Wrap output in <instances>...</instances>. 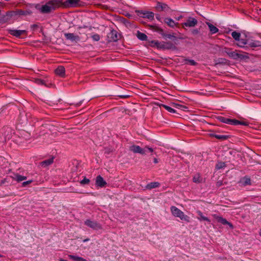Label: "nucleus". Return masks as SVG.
Segmentation results:
<instances>
[{
	"label": "nucleus",
	"mask_w": 261,
	"mask_h": 261,
	"mask_svg": "<svg viewBox=\"0 0 261 261\" xmlns=\"http://www.w3.org/2000/svg\"><path fill=\"white\" fill-rule=\"evenodd\" d=\"M60 8V0H49L38 8V10L42 14H49Z\"/></svg>",
	"instance_id": "nucleus-1"
},
{
	"label": "nucleus",
	"mask_w": 261,
	"mask_h": 261,
	"mask_svg": "<svg viewBox=\"0 0 261 261\" xmlns=\"http://www.w3.org/2000/svg\"><path fill=\"white\" fill-rule=\"evenodd\" d=\"M170 211L173 216L180 218L181 220L186 222H190V218L187 215H185L183 212L175 206L170 207Z\"/></svg>",
	"instance_id": "nucleus-2"
},
{
	"label": "nucleus",
	"mask_w": 261,
	"mask_h": 261,
	"mask_svg": "<svg viewBox=\"0 0 261 261\" xmlns=\"http://www.w3.org/2000/svg\"><path fill=\"white\" fill-rule=\"evenodd\" d=\"M129 150L135 153H140L142 155H145L147 152H152L153 151V148L146 146L144 148H142L138 145H132L130 146Z\"/></svg>",
	"instance_id": "nucleus-3"
},
{
	"label": "nucleus",
	"mask_w": 261,
	"mask_h": 261,
	"mask_svg": "<svg viewBox=\"0 0 261 261\" xmlns=\"http://www.w3.org/2000/svg\"><path fill=\"white\" fill-rule=\"evenodd\" d=\"M62 8L76 7L81 6L80 0H60Z\"/></svg>",
	"instance_id": "nucleus-4"
},
{
	"label": "nucleus",
	"mask_w": 261,
	"mask_h": 261,
	"mask_svg": "<svg viewBox=\"0 0 261 261\" xmlns=\"http://www.w3.org/2000/svg\"><path fill=\"white\" fill-rule=\"evenodd\" d=\"M224 52L226 53L230 58L234 60L243 59L246 57L245 55L240 54L237 52V50L232 51L230 48H225Z\"/></svg>",
	"instance_id": "nucleus-5"
},
{
	"label": "nucleus",
	"mask_w": 261,
	"mask_h": 261,
	"mask_svg": "<svg viewBox=\"0 0 261 261\" xmlns=\"http://www.w3.org/2000/svg\"><path fill=\"white\" fill-rule=\"evenodd\" d=\"M85 224L87 226L94 230H99L102 229L101 225L97 223L96 221H92L90 219H87L85 221Z\"/></svg>",
	"instance_id": "nucleus-6"
},
{
	"label": "nucleus",
	"mask_w": 261,
	"mask_h": 261,
	"mask_svg": "<svg viewBox=\"0 0 261 261\" xmlns=\"http://www.w3.org/2000/svg\"><path fill=\"white\" fill-rule=\"evenodd\" d=\"M138 14L141 17L147 18L150 20H153L154 15L153 12L145 10L138 11Z\"/></svg>",
	"instance_id": "nucleus-7"
},
{
	"label": "nucleus",
	"mask_w": 261,
	"mask_h": 261,
	"mask_svg": "<svg viewBox=\"0 0 261 261\" xmlns=\"http://www.w3.org/2000/svg\"><path fill=\"white\" fill-rule=\"evenodd\" d=\"M198 21L196 19L189 17L187 18L186 22L182 23L181 25L182 28L186 27H194L197 25Z\"/></svg>",
	"instance_id": "nucleus-8"
},
{
	"label": "nucleus",
	"mask_w": 261,
	"mask_h": 261,
	"mask_svg": "<svg viewBox=\"0 0 261 261\" xmlns=\"http://www.w3.org/2000/svg\"><path fill=\"white\" fill-rule=\"evenodd\" d=\"M109 41L116 42L119 39V35L115 30H112L108 35Z\"/></svg>",
	"instance_id": "nucleus-9"
},
{
	"label": "nucleus",
	"mask_w": 261,
	"mask_h": 261,
	"mask_svg": "<svg viewBox=\"0 0 261 261\" xmlns=\"http://www.w3.org/2000/svg\"><path fill=\"white\" fill-rule=\"evenodd\" d=\"M259 46H261V42L259 41L248 39L246 48H252V49H254L255 47Z\"/></svg>",
	"instance_id": "nucleus-10"
},
{
	"label": "nucleus",
	"mask_w": 261,
	"mask_h": 261,
	"mask_svg": "<svg viewBox=\"0 0 261 261\" xmlns=\"http://www.w3.org/2000/svg\"><path fill=\"white\" fill-rule=\"evenodd\" d=\"M64 36L66 39L69 40L71 41H79L80 40V37L79 35H75L73 33H65Z\"/></svg>",
	"instance_id": "nucleus-11"
},
{
	"label": "nucleus",
	"mask_w": 261,
	"mask_h": 261,
	"mask_svg": "<svg viewBox=\"0 0 261 261\" xmlns=\"http://www.w3.org/2000/svg\"><path fill=\"white\" fill-rule=\"evenodd\" d=\"M155 8L159 11H168L170 9L167 4L161 2L157 3Z\"/></svg>",
	"instance_id": "nucleus-12"
},
{
	"label": "nucleus",
	"mask_w": 261,
	"mask_h": 261,
	"mask_svg": "<svg viewBox=\"0 0 261 261\" xmlns=\"http://www.w3.org/2000/svg\"><path fill=\"white\" fill-rule=\"evenodd\" d=\"M56 75L61 77H65V69L62 66H58L55 70Z\"/></svg>",
	"instance_id": "nucleus-13"
},
{
	"label": "nucleus",
	"mask_w": 261,
	"mask_h": 261,
	"mask_svg": "<svg viewBox=\"0 0 261 261\" xmlns=\"http://www.w3.org/2000/svg\"><path fill=\"white\" fill-rule=\"evenodd\" d=\"M217 119L221 122L233 125L234 119H230L223 116H218Z\"/></svg>",
	"instance_id": "nucleus-14"
},
{
	"label": "nucleus",
	"mask_w": 261,
	"mask_h": 261,
	"mask_svg": "<svg viewBox=\"0 0 261 261\" xmlns=\"http://www.w3.org/2000/svg\"><path fill=\"white\" fill-rule=\"evenodd\" d=\"M95 185L97 187H104L107 185V182L101 176L98 175L96 178Z\"/></svg>",
	"instance_id": "nucleus-15"
},
{
	"label": "nucleus",
	"mask_w": 261,
	"mask_h": 261,
	"mask_svg": "<svg viewBox=\"0 0 261 261\" xmlns=\"http://www.w3.org/2000/svg\"><path fill=\"white\" fill-rule=\"evenodd\" d=\"M9 33L11 35L16 37H20L21 35L26 33L25 30H10Z\"/></svg>",
	"instance_id": "nucleus-16"
},
{
	"label": "nucleus",
	"mask_w": 261,
	"mask_h": 261,
	"mask_svg": "<svg viewBox=\"0 0 261 261\" xmlns=\"http://www.w3.org/2000/svg\"><path fill=\"white\" fill-rule=\"evenodd\" d=\"M164 22L169 27L172 28L178 25V23H176L172 19L168 17L165 18Z\"/></svg>",
	"instance_id": "nucleus-17"
},
{
	"label": "nucleus",
	"mask_w": 261,
	"mask_h": 261,
	"mask_svg": "<svg viewBox=\"0 0 261 261\" xmlns=\"http://www.w3.org/2000/svg\"><path fill=\"white\" fill-rule=\"evenodd\" d=\"M198 217L197 218L200 221H205L208 222H211V220L206 217L204 216L202 213L200 211H197L196 212Z\"/></svg>",
	"instance_id": "nucleus-18"
},
{
	"label": "nucleus",
	"mask_w": 261,
	"mask_h": 261,
	"mask_svg": "<svg viewBox=\"0 0 261 261\" xmlns=\"http://www.w3.org/2000/svg\"><path fill=\"white\" fill-rule=\"evenodd\" d=\"M216 219L218 222L221 223L223 225L227 224L229 226V227L230 228H233L232 224L231 223H230V222H228L225 219H224L221 217H217L216 218Z\"/></svg>",
	"instance_id": "nucleus-19"
},
{
	"label": "nucleus",
	"mask_w": 261,
	"mask_h": 261,
	"mask_svg": "<svg viewBox=\"0 0 261 261\" xmlns=\"http://www.w3.org/2000/svg\"><path fill=\"white\" fill-rule=\"evenodd\" d=\"M54 158L51 157L47 160H45L40 163V165L43 167H46L50 164H51L54 162Z\"/></svg>",
	"instance_id": "nucleus-20"
},
{
	"label": "nucleus",
	"mask_w": 261,
	"mask_h": 261,
	"mask_svg": "<svg viewBox=\"0 0 261 261\" xmlns=\"http://www.w3.org/2000/svg\"><path fill=\"white\" fill-rule=\"evenodd\" d=\"M240 184L242 186H246L247 185H251V179L250 178L248 177H244L242 178L240 181Z\"/></svg>",
	"instance_id": "nucleus-21"
},
{
	"label": "nucleus",
	"mask_w": 261,
	"mask_h": 261,
	"mask_svg": "<svg viewBox=\"0 0 261 261\" xmlns=\"http://www.w3.org/2000/svg\"><path fill=\"white\" fill-rule=\"evenodd\" d=\"M238 41V43H237V45L240 47H243L246 48V45H247L248 42V39L246 40L245 39H241Z\"/></svg>",
	"instance_id": "nucleus-22"
},
{
	"label": "nucleus",
	"mask_w": 261,
	"mask_h": 261,
	"mask_svg": "<svg viewBox=\"0 0 261 261\" xmlns=\"http://www.w3.org/2000/svg\"><path fill=\"white\" fill-rule=\"evenodd\" d=\"M13 178L17 182H20L22 180H25L27 179V177L19 175L18 174H14Z\"/></svg>",
	"instance_id": "nucleus-23"
},
{
	"label": "nucleus",
	"mask_w": 261,
	"mask_h": 261,
	"mask_svg": "<svg viewBox=\"0 0 261 261\" xmlns=\"http://www.w3.org/2000/svg\"><path fill=\"white\" fill-rule=\"evenodd\" d=\"M206 24L208 25L210 31L212 34H215L219 31V29L211 23L207 22Z\"/></svg>",
	"instance_id": "nucleus-24"
},
{
	"label": "nucleus",
	"mask_w": 261,
	"mask_h": 261,
	"mask_svg": "<svg viewBox=\"0 0 261 261\" xmlns=\"http://www.w3.org/2000/svg\"><path fill=\"white\" fill-rule=\"evenodd\" d=\"M68 257L70 259H72L74 261H88L86 259H85L82 257H80L78 256L73 255H71V254L68 255Z\"/></svg>",
	"instance_id": "nucleus-25"
},
{
	"label": "nucleus",
	"mask_w": 261,
	"mask_h": 261,
	"mask_svg": "<svg viewBox=\"0 0 261 261\" xmlns=\"http://www.w3.org/2000/svg\"><path fill=\"white\" fill-rule=\"evenodd\" d=\"M202 178L199 173L196 174L193 178V181L195 183H201L202 182Z\"/></svg>",
	"instance_id": "nucleus-26"
},
{
	"label": "nucleus",
	"mask_w": 261,
	"mask_h": 261,
	"mask_svg": "<svg viewBox=\"0 0 261 261\" xmlns=\"http://www.w3.org/2000/svg\"><path fill=\"white\" fill-rule=\"evenodd\" d=\"M159 186L160 184L158 182H151L146 185V188L150 190L153 188L159 187Z\"/></svg>",
	"instance_id": "nucleus-27"
},
{
	"label": "nucleus",
	"mask_w": 261,
	"mask_h": 261,
	"mask_svg": "<svg viewBox=\"0 0 261 261\" xmlns=\"http://www.w3.org/2000/svg\"><path fill=\"white\" fill-rule=\"evenodd\" d=\"M138 38L142 41H146L147 39V36L143 33L138 31L137 34Z\"/></svg>",
	"instance_id": "nucleus-28"
},
{
	"label": "nucleus",
	"mask_w": 261,
	"mask_h": 261,
	"mask_svg": "<svg viewBox=\"0 0 261 261\" xmlns=\"http://www.w3.org/2000/svg\"><path fill=\"white\" fill-rule=\"evenodd\" d=\"M150 27L152 30L159 33V34L162 35V36L163 35V34H164L163 30L157 26L150 25Z\"/></svg>",
	"instance_id": "nucleus-29"
},
{
	"label": "nucleus",
	"mask_w": 261,
	"mask_h": 261,
	"mask_svg": "<svg viewBox=\"0 0 261 261\" xmlns=\"http://www.w3.org/2000/svg\"><path fill=\"white\" fill-rule=\"evenodd\" d=\"M249 123L247 121H241L234 119L233 125H243L244 126L248 125Z\"/></svg>",
	"instance_id": "nucleus-30"
},
{
	"label": "nucleus",
	"mask_w": 261,
	"mask_h": 261,
	"mask_svg": "<svg viewBox=\"0 0 261 261\" xmlns=\"http://www.w3.org/2000/svg\"><path fill=\"white\" fill-rule=\"evenodd\" d=\"M231 36L234 40L238 41L240 39V37L241 36V34L236 31H233L231 33Z\"/></svg>",
	"instance_id": "nucleus-31"
},
{
	"label": "nucleus",
	"mask_w": 261,
	"mask_h": 261,
	"mask_svg": "<svg viewBox=\"0 0 261 261\" xmlns=\"http://www.w3.org/2000/svg\"><path fill=\"white\" fill-rule=\"evenodd\" d=\"M229 137H230L229 135H217V136H215V138L221 141L227 140V139L229 138Z\"/></svg>",
	"instance_id": "nucleus-32"
},
{
	"label": "nucleus",
	"mask_w": 261,
	"mask_h": 261,
	"mask_svg": "<svg viewBox=\"0 0 261 261\" xmlns=\"http://www.w3.org/2000/svg\"><path fill=\"white\" fill-rule=\"evenodd\" d=\"M161 106L162 107L165 108L167 111H168V112H169L170 113H174L176 112L174 109H173V108H172L171 107H170L169 106H166L165 105H162Z\"/></svg>",
	"instance_id": "nucleus-33"
},
{
	"label": "nucleus",
	"mask_w": 261,
	"mask_h": 261,
	"mask_svg": "<svg viewBox=\"0 0 261 261\" xmlns=\"http://www.w3.org/2000/svg\"><path fill=\"white\" fill-rule=\"evenodd\" d=\"M164 47L167 49H171L174 47V45L172 43L168 42L165 43V45H164Z\"/></svg>",
	"instance_id": "nucleus-34"
},
{
	"label": "nucleus",
	"mask_w": 261,
	"mask_h": 261,
	"mask_svg": "<svg viewBox=\"0 0 261 261\" xmlns=\"http://www.w3.org/2000/svg\"><path fill=\"white\" fill-rule=\"evenodd\" d=\"M226 165L225 163L224 162H220L218 163L216 166V168L217 169H220L224 168L225 167Z\"/></svg>",
	"instance_id": "nucleus-35"
},
{
	"label": "nucleus",
	"mask_w": 261,
	"mask_h": 261,
	"mask_svg": "<svg viewBox=\"0 0 261 261\" xmlns=\"http://www.w3.org/2000/svg\"><path fill=\"white\" fill-rule=\"evenodd\" d=\"M162 36L164 38H167L170 39L176 38V37L174 35V34H167L164 33L163 34Z\"/></svg>",
	"instance_id": "nucleus-36"
},
{
	"label": "nucleus",
	"mask_w": 261,
	"mask_h": 261,
	"mask_svg": "<svg viewBox=\"0 0 261 261\" xmlns=\"http://www.w3.org/2000/svg\"><path fill=\"white\" fill-rule=\"evenodd\" d=\"M34 82L38 85H44L45 84L43 80L39 79H34Z\"/></svg>",
	"instance_id": "nucleus-37"
},
{
	"label": "nucleus",
	"mask_w": 261,
	"mask_h": 261,
	"mask_svg": "<svg viewBox=\"0 0 261 261\" xmlns=\"http://www.w3.org/2000/svg\"><path fill=\"white\" fill-rule=\"evenodd\" d=\"M91 38L94 41H98L100 40V36L97 34H93L91 36Z\"/></svg>",
	"instance_id": "nucleus-38"
},
{
	"label": "nucleus",
	"mask_w": 261,
	"mask_h": 261,
	"mask_svg": "<svg viewBox=\"0 0 261 261\" xmlns=\"http://www.w3.org/2000/svg\"><path fill=\"white\" fill-rule=\"evenodd\" d=\"M90 182V180L86 177H84L83 180L80 181L81 185L88 184Z\"/></svg>",
	"instance_id": "nucleus-39"
},
{
	"label": "nucleus",
	"mask_w": 261,
	"mask_h": 261,
	"mask_svg": "<svg viewBox=\"0 0 261 261\" xmlns=\"http://www.w3.org/2000/svg\"><path fill=\"white\" fill-rule=\"evenodd\" d=\"M186 61L191 65L195 66L197 65V63L193 60H186Z\"/></svg>",
	"instance_id": "nucleus-40"
},
{
	"label": "nucleus",
	"mask_w": 261,
	"mask_h": 261,
	"mask_svg": "<svg viewBox=\"0 0 261 261\" xmlns=\"http://www.w3.org/2000/svg\"><path fill=\"white\" fill-rule=\"evenodd\" d=\"M32 180H28V181H24L23 183H22V186L23 187H25L27 185L31 184L32 182Z\"/></svg>",
	"instance_id": "nucleus-41"
},
{
	"label": "nucleus",
	"mask_w": 261,
	"mask_h": 261,
	"mask_svg": "<svg viewBox=\"0 0 261 261\" xmlns=\"http://www.w3.org/2000/svg\"><path fill=\"white\" fill-rule=\"evenodd\" d=\"M18 14L20 15H24L25 14V11L20 10L18 11Z\"/></svg>",
	"instance_id": "nucleus-42"
},
{
	"label": "nucleus",
	"mask_w": 261,
	"mask_h": 261,
	"mask_svg": "<svg viewBox=\"0 0 261 261\" xmlns=\"http://www.w3.org/2000/svg\"><path fill=\"white\" fill-rule=\"evenodd\" d=\"M199 33V31L197 29H195L192 31V33L193 34H197Z\"/></svg>",
	"instance_id": "nucleus-43"
},
{
	"label": "nucleus",
	"mask_w": 261,
	"mask_h": 261,
	"mask_svg": "<svg viewBox=\"0 0 261 261\" xmlns=\"http://www.w3.org/2000/svg\"><path fill=\"white\" fill-rule=\"evenodd\" d=\"M32 28L34 30L37 28H38V25L37 24H33L31 26Z\"/></svg>",
	"instance_id": "nucleus-44"
},
{
	"label": "nucleus",
	"mask_w": 261,
	"mask_h": 261,
	"mask_svg": "<svg viewBox=\"0 0 261 261\" xmlns=\"http://www.w3.org/2000/svg\"><path fill=\"white\" fill-rule=\"evenodd\" d=\"M152 42L154 43V44L157 46H159L160 43L157 41H154Z\"/></svg>",
	"instance_id": "nucleus-45"
},
{
	"label": "nucleus",
	"mask_w": 261,
	"mask_h": 261,
	"mask_svg": "<svg viewBox=\"0 0 261 261\" xmlns=\"http://www.w3.org/2000/svg\"><path fill=\"white\" fill-rule=\"evenodd\" d=\"M119 96H120V97L122 98H126L128 97V95H120Z\"/></svg>",
	"instance_id": "nucleus-46"
},
{
	"label": "nucleus",
	"mask_w": 261,
	"mask_h": 261,
	"mask_svg": "<svg viewBox=\"0 0 261 261\" xmlns=\"http://www.w3.org/2000/svg\"><path fill=\"white\" fill-rule=\"evenodd\" d=\"M153 162L155 163V164H156L159 162L158 161V160L156 159V158H154L153 159Z\"/></svg>",
	"instance_id": "nucleus-47"
},
{
	"label": "nucleus",
	"mask_w": 261,
	"mask_h": 261,
	"mask_svg": "<svg viewBox=\"0 0 261 261\" xmlns=\"http://www.w3.org/2000/svg\"><path fill=\"white\" fill-rule=\"evenodd\" d=\"M217 134H211L210 135V136L211 137H215V136H217Z\"/></svg>",
	"instance_id": "nucleus-48"
},
{
	"label": "nucleus",
	"mask_w": 261,
	"mask_h": 261,
	"mask_svg": "<svg viewBox=\"0 0 261 261\" xmlns=\"http://www.w3.org/2000/svg\"><path fill=\"white\" fill-rule=\"evenodd\" d=\"M59 261H67V260H65V259H63V258H60V259H59Z\"/></svg>",
	"instance_id": "nucleus-49"
},
{
	"label": "nucleus",
	"mask_w": 261,
	"mask_h": 261,
	"mask_svg": "<svg viewBox=\"0 0 261 261\" xmlns=\"http://www.w3.org/2000/svg\"><path fill=\"white\" fill-rule=\"evenodd\" d=\"M89 241V239H85L83 241L84 242H87V241Z\"/></svg>",
	"instance_id": "nucleus-50"
},
{
	"label": "nucleus",
	"mask_w": 261,
	"mask_h": 261,
	"mask_svg": "<svg viewBox=\"0 0 261 261\" xmlns=\"http://www.w3.org/2000/svg\"><path fill=\"white\" fill-rule=\"evenodd\" d=\"M156 19H158V20H160V16H159L156 15Z\"/></svg>",
	"instance_id": "nucleus-51"
},
{
	"label": "nucleus",
	"mask_w": 261,
	"mask_h": 261,
	"mask_svg": "<svg viewBox=\"0 0 261 261\" xmlns=\"http://www.w3.org/2000/svg\"><path fill=\"white\" fill-rule=\"evenodd\" d=\"M181 17H182V16H180L178 17L177 18V20H180V19Z\"/></svg>",
	"instance_id": "nucleus-52"
},
{
	"label": "nucleus",
	"mask_w": 261,
	"mask_h": 261,
	"mask_svg": "<svg viewBox=\"0 0 261 261\" xmlns=\"http://www.w3.org/2000/svg\"><path fill=\"white\" fill-rule=\"evenodd\" d=\"M2 256H3V255L0 254V257H2Z\"/></svg>",
	"instance_id": "nucleus-53"
}]
</instances>
